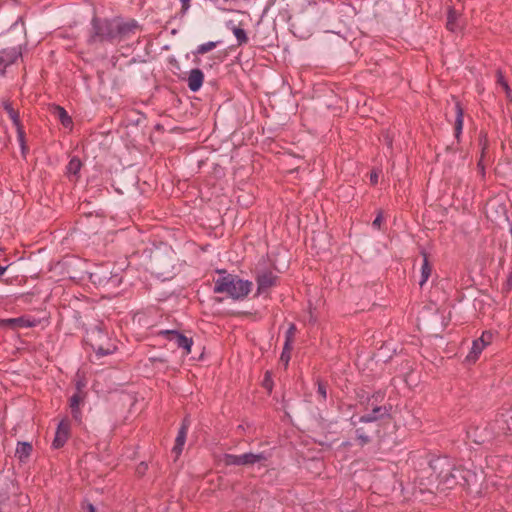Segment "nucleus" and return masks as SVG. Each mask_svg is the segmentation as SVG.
<instances>
[{"label":"nucleus","mask_w":512,"mask_h":512,"mask_svg":"<svg viewBox=\"0 0 512 512\" xmlns=\"http://www.w3.org/2000/svg\"><path fill=\"white\" fill-rule=\"evenodd\" d=\"M253 289V283L236 275L220 276L214 284V292L225 293L234 300L244 299Z\"/></svg>","instance_id":"obj_1"},{"label":"nucleus","mask_w":512,"mask_h":512,"mask_svg":"<svg viewBox=\"0 0 512 512\" xmlns=\"http://www.w3.org/2000/svg\"><path fill=\"white\" fill-rule=\"evenodd\" d=\"M94 41H108L111 43L116 42V19H98L94 18L92 21Z\"/></svg>","instance_id":"obj_2"},{"label":"nucleus","mask_w":512,"mask_h":512,"mask_svg":"<svg viewBox=\"0 0 512 512\" xmlns=\"http://www.w3.org/2000/svg\"><path fill=\"white\" fill-rule=\"evenodd\" d=\"M116 26V42L128 40L139 31V27L134 20L116 19Z\"/></svg>","instance_id":"obj_3"},{"label":"nucleus","mask_w":512,"mask_h":512,"mask_svg":"<svg viewBox=\"0 0 512 512\" xmlns=\"http://www.w3.org/2000/svg\"><path fill=\"white\" fill-rule=\"evenodd\" d=\"M4 109L6 110L14 126L16 127L18 142L21 146L22 153L24 154L27 149L25 145V132L20 124L18 112L14 110L11 104L8 102L4 103Z\"/></svg>","instance_id":"obj_4"},{"label":"nucleus","mask_w":512,"mask_h":512,"mask_svg":"<svg viewBox=\"0 0 512 512\" xmlns=\"http://www.w3.org/2000/svg\"><path fill=\"white\" fill-rule=\"evenodd\" d=\"M70 434V424L67 419H62L58 424L55 432V437L52 442V447L59 449L65 445Z\"/></svg>","instance_id":"obj_5"},{"label":"nucleus","mask_w":512,"mask_h":512,"mask_svg":"<svg viewBox=\"0 0 512 512\" xmlns=\"http://www.w3.org/2000/svg\"><path fill=\"white\" fill-rule=\"evenodd\" d=\"M188 429L189 424L187 421H184L178 431L177 437L175 439V445L172 448V453L175 455L176 459L181 455L183 451V447L187 438Z\"/></svg>","instance_id":"obj_6"},{"label":"nucleus","mask_w":512,"mask_h":512,"mask_svg":"<svg viewBox=\"0 0 512 512\" xmlns=\"http://www.w3.org/2000/svg\"><path fill=\"white\" fill-rule=\"evenodd\" d=\"M165 333L169 336V340L171 342H173L177 347L184 349L185 354L190 353L192 345L191 339L175 331H166Z\"/></svg>","instance_id":"obj_7"},{"label":"nucleus","mask_w":512,"mask_h":512,"mask_svg":"<svg viewBox=\"0 0 512 512\" xmlns=\"http://www.w3.org/2000/svg\"><path fill=\"white\" fill-rule=\"evenodd\" d=\"M276 277L271 272H265L257 277L258 289L257 293L261 294L268 288L275 285Z\"/></svg>","instance_id":"obj_8"},{"label":"nucleus","mask_w":512,"mask_h":512,"mask_svg":"<svg viewBox=\"0 0 512 512\" xmlns=\"http://www.w3.org/2000/svg\"><path fill=\"white\" fill-rule=\"evenodd\" d=\"M204 80V74L200 69H193L190 71L189 77H188V87L191 91L196 92L198 91Z\"/></svg>","instance_id":"obj_9"},{"label":"nucleus","mask_w":512,"mask_h":512,"mask_svg":"<svg viewBox=\"0 0 512 512\" xmlns=\"http://www.w3.org/2000/svg\"><path fill=\"white\" fill-rule=\"evenodd\" d=\"M19 56V53L15 49L5 50L0 52V71H4L5 68L12 64Z\"/></svg>","instance_id":"obj_10"},{"label":"nucleus","mask_w":512,"mask_h":512,"mask_svg":"<svg viewBox=\"0 0 512 512\" xmlns=\"http://www.w3.org/2000/svg\"><path fill=\"white\" fill-rule=\"evenodd\" d=\"M267 459V455L264 452L261 453H244L240 455V465H250L254 463H260Z\"/></svg>","instance_id":"obj_11"},{"label":"nucleus","mask_w":512,"mask_h":512,"mask_svg":"<svg viewBox=\"0 0 512 512\" xmlns=\"http://www.w3.org/2000/svg\"><path fill=\"white\" fill-rule=\"evenodd\" d=\"M1 325L9 328L32 327L34 326V322L25 318H10L2 320Z\"/></svg>","instance_id":"obj_12"},{"label":"nucleus","mask_w":512,"mask_h":512,"mask_svg":"<svg viewBox=\"0 0 512 512\" xmlns=\"http://www.w3.org/2000/svg\"><path fill=\"white\" fill-rule=\"evenodd\" d=\"M32 452V445L29 442H18L15 455L21 461L24 462L30 456Z\"/></svg>","instance_id":"obj_13"},{"label":"nucleus","mask_w":512,"mask_h":512,"mask_svg":"<svg viewBox=\"0 0 512 512\" xmlns=\"http://www.w3.org/2000/svg\"><path fill=\"white\" fill-rule=\"evenodd\" d=\"M84 385L80 382L77 383V393H75L71 399H70V407L72 409V412H77V409L80 405V403L83 401L84 394L82 392V387Z\"/></svg>","instance_id":"obj_14"},{"label":"nucleus","mask_w":512,"mask_h":512,"mask_svg":"<svg viewBox=\"0 0 512 512\" xmlns=\"http://www.w3.org/2000/svg\"><path fill=\"white\" fill-rule=\"evenodd\" d=\"M484 348H485V346L483 345V340H478V339L475 340L473 342L471 351L467 355V360L473 361V362L476 361L478 359V356L480 355V353L483 351Z\"/></svg>","instance_id":"obj_15"},{"label":"nucleus","mask_w":512,"mask_h":512,"mask_svg":"<svg viewBox=\"0 0 512 512\" xmlns=\"http://www.w3.org/2000/svg\"><path fill=\"white\" fill-rule=\"evenodd\" d=\"M432 272V267L428 262L427 256L424 254L423 263L421 266V280L419 281V285L423 286L426 281L429 279Z\"/></svg>","instance_id":"obj_16"},{"label":"nucleus","mask_w":512,"mask_h":512,"mask_svg":"<svg viewBox=\"0 0 512 512\" xmlns=\"http://www.w3.org/2000/svg\"><path fill=\"white\" fill-rule=\"evenodd\" d=\"M54 114L61 121L63 126L70 127L72 121L64 108L59 106L55 107Z\"/></svg>","instance_id":"obj_17"},{"label":"nucleus","mask_w":512,"mask_h":512,"mask_svg":"<svg viewBox=\"0 0 512 512\" xmlns=\"http://www.w3.org/2000/svg\"><path fill=\"white\" fill-rule=\"evenodd\" d=\"M455 109H456V120H455L454 130H455V136L459 137L460 133L462 132V128H463V114H462V110H461L459 104L455 105Z\"/></svg>","instance_id":"obj_18"},{"label":"nucleus","mask_w":512,"mask_h":512,"mask_svg":"<svg viewBox=\"0 0 512 512\" xmlns=\"http://www.w3.org/2000/svg\"><path fill=\"white\" fill-rule=\"evenodd\" d=\"M219 460L221 463H223L226 466H232V465L241 466L240 465V455L223 454Z\"/></svg>","instance_id":"obj_19"},{"label":"nucleus","mask_w":512,"mask_h":512,"mask_svg":"<svg viewBox=\"0 0 512 512\" xmlns=\"http://www.w3.org/2000/svg\"><path fill=\"white\" fill-rule=\"evenodd\" d=\"M81 166H82L81 161L78 158H76V157L72 158L67 165L68 174L76 176L78 174V172L80 171Z\"/></svg>","instance_id":"obj_20"},{"label":"nucleus","mask_w":512,"mask_h":512,"mask_svg":"<svg viewBox=\"0 0 512 512\" xmlns=\"http://www.w3.org/2000/svg\"><path fill=\"white\" fill-rule=\"evenodd\" d=\"M233 34L236 37L239 45L247 43L248 37L242 28L234 27Z\"/></svg>","instance_id":"obj_21"},{"label":"nucleus","mask_w":512,"mask_h":512,"mask_svg":"<svg viewBox=\"0 0 512 512\" xmlns=\"http://www.w3.org/2000/svg\"><path fill=\"white\" fill-rule=\"evenodd\" d=\"M295 334H296V326L294 324H290V326L286 332V340H285L286 349H288L292 345V343L294 341Z\"/></svg>","instance_id":"obj_22"},{"label":"nucleus","mask_w":512,"mask_h":512,"mask_svg":"<svg viewBox=\"0 0 512 512\" xmlns=\"http://www.w3.org/2000/svg\"><path fill=\"white\" fill-rule=\"evenodd\" d=\"M316 394L320 401H325L327 398V385L325 383L318 382Z\"/></svg>","instance_id":"obj_23"},{"label":"nucleus","mask_w":512,"mask_h":512,"mask_svg":"<svg viewBox=\"0 0 512 512\" xmlns=\"http://www.w3.org/2000/svg\"><path fill=\"white\" fill-rule=\"evenodd\" d=\"M217 43L216 42H207V43H204L202 45H200L198 48H197V53L198 54H205L211 50H213L215 47H216Z\"/></svg>","instance_id":"obj_24"},{"label":"nucleus","mask_w":512,"mask_h":512,"mask_svg":"<svg viewBox=\"0 0 512 512\" xmlns=\"http://www.w3.org/2000/svg\"><path fill=\"white\" fill-rule=\"evenodd\" d=\"M290 350H291V346L288 349H286V345H284V349L281 354L280 361L283 362L285 366L289 363V360H290Z\"/></svg>","instance_id":"obj_25"},{"label":"nucleus","mask_w":512,"mask_h":512,"mask_svg":"<svg viewBox=\"0 0 512 512\" xmlns=\"http://www.w3.org/2000/svg\"><path fill=\"white\" fill-rule=\"evenodd\" d=\"M463 479L465 481V483L470 486L472 485L473 483L476 482V474L470 472V471H467L466 472V475L463 476Z\"/></svg>","instance_id":"obj_26"},{"label":"nucleus","mask_w":512,"mask_h":512,"mask_svg":"<svg viewBox=\"0 0 512 512\" xmlns=\"http://www.w3.org/2000/svg\"><path fill=\"white\" fill-rule=\"evenodd\" d=\"M383 221H384L383 214H382V212H379L377 217L375 218V220L372 222V226L375 229H380Z\"/></svg>","instance_id":"obj_27"},{"label":"nucleus","mask_w":512,"mask_h":512,"mask_svg":"<svg viewBox=\"0 0 512 512\" xmlns=\"http://www.w3.org/2000/svg\"><path fill=\"white\" fill-rule=\"evenodd\" d=\"M497 82L502 86V88L506 91V93H509V86L507 82L504 80L502 73L498 72V80Z\"/></svg>","instance_id":"obj_28"},{"label":"nucleus","mask_w":512,"mask_h":512,"mask_svg":"<svg viewBox=\"0 0 512 512\" xmlns=\"http://www.w3.org/2000/svg\"><path fill=\"white\" fill-rule=\"evenodd\" d=\"M478 340H483V345L486 347L492 340V334L490 332H483Z\"/></svg>","instance_id":"obj_29"},{"label":"nucleus","mask_w":512,"mask_h":512,"mask_svg":"<svg viewBox=\"0 0 512 512\" xmlns=\"http://www.w3.org/2000/svg\"><path fill=\"white\" fill-rule=\"evenodd\" d=\"M357 436L361 440L362 444H364L368 441V437L364 436V433H361V429H357Z\"/></svg>","instance_id":"obj_30"},{"label":"nucleus","mask_w":512,"mask_h":512,"mask_svg":"<svg viewBox=\"0 0 512 512\" xmlns=\"http://www.w3.org/2000/svg\"><path fill=\"white\" fill-rule=\"evenodd\" d=\"M263 385H264V387H265L268 391H270V390H271V380H270V378H269L268 374H266V377H265V379H264V381H263Z\"/></svg>","instance_id":"obj_31"},{"label":"nucleus","mask_w":512,"mask_h":512,"mask_svg":"<svg viewBox=\"0 0 512 512\" xmlns=\"http://www.w3.org/2000/svg\"><path fill=\"white\" fill-rule=\"evenodd\" d=\"M182 3V10L186 11L190 6V0H180Z\"/></svg>","instance_id":"obj_32"},{"label":"nucleus","mask_w":512,"mask_h":512,"mask_svg":"<svg viewBox=\"0 0 512 512\" xmlns=\"http://www.w3.org/2000/svg\"><path fill=\"white\" fill-rule=\"evenodd\" d=\"M110 352H111V350H110V349H104V348H102V347H99V348H98V353H99L100 355H106V354H109Z\"/></svg>","instance_id":"obj_33"},{"label":"nucleus","mask_w":512,"mask_h":512,"mask_svg":"<svg viewBox=\"0 0 512 512\" xmlns=\"http://www.w3.org/2000/svg\"><path fill=\"white\" fill-rule=\"evenodd\" d=\"M377 418H370V417H367V418H360V421L361 422H364V423H370L374 420H376Z\"/></svg>","instance_id":"obj_34"},{"label":"nucleus","mask_w":512,"mask_h":512,"mask_svg":"<svg viewBox=\"0 0 512 512\" xmlns=\"http://www.w3.org/2000/svg\"><path fill=\"white\" fill-rule=\"evenodd\" d=\"M378 181V175L377 174H372L371 175V182L376 184Z\"/></svg>","instance_id":"obj_35"},{"label":"nucleus","mask_w":512,"mask_h":512,"mask_svg":"<svg viewBox=\"0 0 512 512\" xmlns=\"http://www.w3.org/2000/svg\"><path fill=\"white\" fill-rule=\"evenodd\" d=\"M447 27H448L450 30H453V29H454V24H453V22L449 20V21H448V23H447Z\"/></svg>","instance_id":"obj_36"},{"label":"nucleus","mask_w":512,"mask_h":512,"mask_svg":"<svg viewBox=\"0 0 512 512\" xmlns=\"http://www.w3.org/2000/svg\"><path fill=\"white\" fill-rule=\"evenodd\" d=\"M87 507H88V511H89V512H96V511H95V508H94V506H93L92 504H88V506H87Z\"/></svg>","instance_id":"obj_37"},{"label":"nucleus","mask_w":512,"mask_h":512,"mask_svg":"<svg viewBox=\"0 0 512 512\" xmlns=\"http://www.w3.org/2000/svg\"><path fill=\"white\" fill-rule=\"evenodd\" d=\"M7 270V267L0 266V275H3Z\"/></svg>","instance_id":"obj_38"},{"label":"nucleus","mask_w":512,"mask_h":512,"mask_svg":"<svg viewBox=\"0 0 512 512\" xmlns=\"http://www.w3.org/2000/svg\"><path fill=\"white\" fill-rule=\"evenodd\" d=\"M379 411H380V408H374V409H373V412H375V413H377V412H379Z\"/></svg>","instance_id":"obj_39"},{"label":"nucleus","mask_w":512,"mask_h":512,"mask_svg":"<svg viewBox=\"0 0 512 512\" xmlns=\"http://www.w3.org/2000/svg\"><path fill=\"white\" fill-rule=\"evenodd\" d=\"M0 73L2 74V73H4V71H0Z\"/></svg>","instance_id":"obj_40"}]
</instances>
